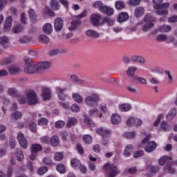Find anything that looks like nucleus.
Wrapping results in <instances>:
<instances>
[{
    "mask_svg": "<svg viewBox=\"0 0 177 177\" xmlns=\"http://www.w3.org/2000/svg\"><path fill=\"white\" fill-rule=\"evenodd\" d=\"M24 62L27 66L24 68V71L26 74H39V73L44 71V70H46V68L50 67V62H49L35 64L32 62V59L30 58H25Z\"/></svg>",
    "mask_w": 177,
    "mask_h": 177,
    "instance_id": "1",
    "label": "nucleus"
},
{
    "mask_svg": "<svg viewBox=\"0 0 177 177\" xmlns=\"http://www.w3.org/2000/svg\"><path fill=\"white\" fill-rule=\"evenodd\" d=\"M153 8L156 10V15L159 16H167L168 15V8L169 3H162V0H153Z\"/></svg>",
    "mask_w": 177,
    "mask_h": 177,
    "instance_id": "2",
    "label": "nucleus"
},
{
    "mask_svg": "<svg viewBox=\"0 0 177 177\" xmlns=\"http://www.w3.org/2000/svg\"><path fill=\"white\" fill-rule=\"evenodd\" d=\"M26 100L29 106H35V104H38V102H39L38 96L34 90L27 91Z\"/></svg>",
    "mask_w": 177,
    "mask_h": 177,
    "instance_id": "3",
    "label": "nucleus"
},
{
    "mask_svg": "<svg viewBox=\"0 0 177 177\" xmlns=\"http://www.w3.org/2000/svg\"><path fill=\"white\" fill-rule=\"evenodd\" d=\"M144 21L146 23L143 26L142 30L143 31H147V30L151 28V27H154V23H156V17L151 15V14H147L144 17Z\"/></svg>",
    "mask_w": 177,
    "mask_h": 177,
    "instance_id": "4",
    "label": "nucleus"
},
{
    "mask_svg": "<svg viewBox=\"0 0 177 177\" xmlns=\"http://www.w3.org/2000/svg\"><path fill=\"white\" fill-rule=\"evenodd\" d=\"M102 169L104 171H106L109 177H115V176L118 175L119 171L117 166H114L108 163L104 165Z\"/></svg>",
    "mask_w": 177,
    "mask_h": 177,
    "instance_id": "5",
    "label": "nucleus"
},
{
    "mask_svg": "<svg viewBox=\"0 0 177 177\" xmlns=\"http://www.w3.org/2000/svg\"><path fill=\"white\" fill-rule=\"evenodd\" d=\"M99 100H100L99 95L93 94L85 98V103L86 106H88L89 107H95V106L97 105V102H99Z\"/></svg>",
    "mask_w": 177,
    "mask_h": 177,
    "instance_id": "6",
    "label": "nucleus"
},
{
    "mask_svg": "<svg viewBox=\"0 0 177 177\" xmlns=\"http://www.w3.org/2000/svg\"><path fill=\"white\" fill-rule=\"evenodd\" d=\"M17 140L22 149H26L28 147V142H27V139L24 137V134L19 133L17 135Z\"/></svg>",
    "mask_w": 177,
    "mask_h": 177,
    "instance_id": "7",
    "label": "nucleus"
},
{
    "mask_svg": "<svg viewBox=\"0 0 177 177\" xmlns=\"http://www.w3.org/2000/svg\"><path fill=\"white\" fill-rule=\"evenodd\" d=\"M55 91H56V93H57L58 99H59V100H62V101L66 100L67 97L66 96V94H64V93L66 92V91H67V88L57 86L55 88Z\"/></svg>",
    "mask_w": 177,
    "mask_h": 177,
    "instance_id": "8",
    "label": "nucleus"
},
{
    "mask_svg": "<svg viewBox=\"0 0 177 177\" xmlns=\"http://www.w3.org/2000/svg\"><path fill=\"white\" fill-rule=\"evenodd\" d=\"M16 60V57L15 55H10L3 58V59L1 62V66H8V64H10L13 63Z\"/></svg>",
    "mask_w": 177,
    "mask_h": 177,
    "instance_id": "9",
    "label": "nucleus"
},
{
    "mask_svg": "<svg viewBox=\"0 0 177 177\" xmlns=\"http://www.w3.org/2000/svg\"><path fill=\"white\" fill-rule=\"evenodd\" d=\"M157 148V144L154 141H151L148 142L147 145L145 147V150L147 153H151L155 151Z\"/></svg>",
    "mask_w": 177,
    "mask_h": 177,
    "instance_id": "10",
    "label": "nucleus"
},
{
    "mask_svg": "<svg viewBox=\"0 0 177 177\" xmlns=\"http://www.w3.org/2000/svg\"><path fill=\"white\" fill-rule=\"evenodd\" d=\"M54 27L55 31H62L63 30V19L62 18L55 19Z\"/></svg>",
    "mask_w": 177,
    "mask_h": 177,
    "instance_id": "11",
    "label": "nucleus"
},
{
    "mask_svg": "<svg viewBox=\"0 0 177 177\" xmlns=\"http://www.w3.org/2000/svg\"><path fill=\"white\" fill-rule=\"evenodd\" d=\"M41 96L44 100H49L52 97V92L50 89L48 88H44L42 89Z\"/></svg>",
    "mask_w": 177,
    "mask_h": 177,
    "instance_id": "12",
    "label": "nucleus"
},
{
    "mask_svg": "<svg viewBox=\"0 0 177 177\" xmlns=\"http://www.w3.org/2000/svg\"><path fill=\"white\" fill-rule=\"evenodd\" d=\"M13 19L12 18V16H8L6 19L4 24L3 30L5 32L9 31L10 28H12V21Z\"/></svg>",
    "mask_w": 177,
    "mask_h": 177,
    "instance_id": "13",
    "label": "nucleus"
},
{
    "mask_svg": "<svg viewBox=\"0 0 177 177\" xmlns=\"http://www.w3.org/2000/svg\"><path fill=\"white\" fill-rule=\"evenodd\" d=\"M129 19V15L127 12H121L119 14L118 17V23H124L127 21H128Z\"/></svg>",
    "mask_w": 177,
    "mask_h": 177,
    "instance_id": "14",
    "label": "nucleus"
},
{
    "mask_svg": "<svg viewBox=\"0 0 177 177\" xmlns=\"http://www.w3.org/2000/svg\"><path fill=\"white\" fill-rule=\"evenodd\" d=\"M97 133L98 135H100V136H102L103 139H106V138H109V136H110L111 131L110 130H106L101 128L97 130Z\"/></svg>",
    "mask_w": 177,
    "mask_h": 177,
    "instance_id": "15",
    "label": "nucleus"
},
{
    "mask_svg": "<svg viewBox=\"0 0 177 177\" xmlns=\"http://www.w3.org/2000/svg\"><path fill=\"white\" fill-rule=\"evenodd\" d=\"M131 121H133V127H140V125H142V124H143V122H142V120L140 119H138L136 118H129L127 121V124H129V122H131Z\"/></svg>",
    "mask_w": 177,
    "mask_h": 177,
    "instance_id": "16",
    "label": "nucleus"
},
{
    "mask_svg": "<svg viewBox=\"0 0 177 177\" xmlns=\"http://www.w3.org/2000/svg\"><path fill=\"white\" fill-rule=\"evenodd\" d=\"M86 35H87V37H89L90 38H94L95 39L100 37V35H99V32L93 30H87L86 31Z\"/></svg>",
    "mask_w": 177,
    "mask_h": 177,
    "instance_id": "17",
    "label": "nucleus"
},
{
    "mask_svg": "<svg viewBox=\"0 0 177 177\" xmlns=\"http://www.w3.org/2000/svg\"><path fill=\"white\" fill-rule=\"evenodd\" d=\"M91 21L93 26H98L100 21V16L97 14H93L91 16Z\"/></svg>",
    "mask_w": 177,
    "mask_h": 177,
    "instance_id": "18",
    "label": "nucleus"
},
{
    "mask_svg": "<svg viewBox=\"0 0 177 177\" xmlns=\"http://www.w3.org/2000/svg\"><path fill=\"white\" fill-rule=\"evenodd\" d=\"M131 59L136 63H140V64H145L146 63L145 58L139 55H133L131 57Z\"/></svg>",
    "mask_w": 177,
    "mask_h": 177,
    "instance_id": "19",
    "label": "nucleus"
},
{
    "mask_svg": "<svg viewBox=\"0 0 177 177\" xmlns=\"http://www.w3.org/2000/svg\"><path fill=\"white\" fill-rule=\"evenodd\" d=\"M111 121L113 125H118L121 122V115L118 114H113L111 118Z\"/></svg>",
    "mask_w": 177,
    "mask_h": 177,
    "instance_id": "20",
    "label": "nucleus"
},
{
    "mask_svg": "<svg viewBox=\"0 0 177 177\" xmlns=\"http://www.w3.org/2000/svg\"><path fill=\"white\" fill-rule=\"evenodd\" d=\"M43 31L47 35H50V34H52V31H53V27L50 24H46L43 26Z\"/></svg>",
    "mask_w": 177,
    "mask_h": 177,
    "instance_id": "21",
    "label": "nucleus"
},
{
    "mask_svg": "<svg viewBox=\"0 0 177 177\" xmlns=\"http://www.w3.org/2000/svg\"><path fill=\"white\" fill-rule=\"evenodd\" d=\"M101 12L107 15V16H111V15H114V9L107 6H104Z\"/></svg>",
    "mask_w": 177,
    "mask_h": 177,
    "instance_id": "22",
    "label": "nucleus"
},
{
    "mask_svg": "<svg viewBox=\"0 0 177 177\" xmlns=\"http://www.w3.org/2000/svg\"><path fill=\"white\" fill-rule=\"evenodd\" d=\"M0 45L5 49L9 46V39L8 37L3 36L0 37Z\"/></svg>",
    "mask_w": 177,
    "mask_h": 177,
    "instance_id": "23",
    "label": "nucleus"
},
{
    "mask_svg": "<svg viewBox=\"0 0 177 177\" xmlns=\"http://www.w3.org/2000/svg\"><path fill=\"white\" fill-rule=\"evenodd\" d=\"M168 160L169 161H171V160H172L171 157H168V156H162L160 159H159V164L160 165H162V167H164V165H165V164H167V165H168Z\"/></svg>",
    "mask_w": 177,
    "mask_h": 177,
    "instance_id": "24",
    "label": "nucleus"
},
{
    "mask_svg": "<svg viewBox=\"0 0 177 177\" xmlns=\"http://www.w3.org/2000/svg\"><path fill=\"white\" fill-rule=\"evenodd\" d=\"M158 30L159 32H169L172 31V28L169 25H162L158 28Z\"/></svg>",
    "mask_w": 177,
    "mask_h": 177,
    "instance_id": "25",
    "label": "nucleus"
},
{
    "mask_svg": "<svg viewBox=\"0 0 177 177\" xmlns=\"http://www.w3.org/2000/svg\"><path fill=\"white\" fill-rule=\"evenodd\" d=\"M59 143L60 142L59 140V137L57 136H53L50 140V144L51 145V146H53L54 147L59 146Z\"/></svg>",
    "mask_w": 177,
    "mask_h": 177,
    "instance_id": "26",
    "label": "nucleus"
},
{
    "mask_svg": "<svg viewBox=\"0 0 177 177\" xmlns=\"http://www.w3.org/2000/svg\"><path fill=\"white\" fill-rule=\"evenodd\" d=\"M19 94L20 93L19 92V91H17V89L15 88H10L8 91V95H9L10 96H12V97H17L19 96Z\"/></svg>",
    "mask_w": 177,
    "mask_h": 177,
    "instance_id": "27",
    "label": "nucleus"
},
{
    "mask_svg": "<svg viewBox=\"0 0 177 177\" xmlns=\"http://www.w3.org/2000/svg\"><path fill=\"white\" fill-rule=\"evenodd\" d=\"M176 115V109L172 108L169 111L168 115H167V118L168 121H172L175 118Z\"/></svg>",
    "mask_w": 177,
    "mask_h": 177,
    "instance_id": "28",
    "label": "nucleus"
},
{
    "mask_svg": "<svg viewBox=\"0 0 177 177\" xmlns=\"http://www.w3.org/2000/svg\"><path fill=\"white\" fill-rule=\"evenodd\" d=\"M118 107L120 111H123L124 113L127 111H129V110H131V104H121L118 106Z\"/></svg>",
    "mask_w": 177,
    "mask_h": 177,
    "instance_id": "29",
    "label": "nucleus"
},
{
    "mask_svg": "<svg viewBox=\"0 0 177 177\" xmlns=\"http://www.w3.org/2000/svg\"><path fill=\"white\" fill-rule=\"evenodd\" d=\"M71 165L74 169H78L81 165V162L77 158H73L71 161Z\"/></svg>",
    "mask_w": 177,
    "mask_h": 177,
    "instance_id": "30",
    "label": "nucleus"
},
{
    "mask_svg": "<svg viewBox=\"0 0 177 177\" xmlns=\"http://www.w3.org/2000/svg\"><path fill=\"white\" fill-rule=\"evenodd\" d=\"M29 18L32 23H36L37 21V14H35V11L33 9H30L28 11Z\"/></svg>",
    "mask_w": 177,
    "mask_h": 177,
    "instance_id": "31",
    "label": "nucleus"
},
{
    "mask_svg": "<svg viewBox=\"0 0 177 177\" xmlns=\"http://www.w3.org/2000/svg\"><path fill=\"white\" fill-rule=\"evenodd\" d=\"M133 150V145H128L124 151V156L126 157H129V156H131V153H132Z\"/></svg>",
    "mask_w": 177,
    "mask_h": 177,
    "instance_id": "32",
    "label": "nucleus"
},
{
    "mask_svg": "<svg viewBox=\"0 0 177 177\" xmlns=\"http://www.w3.org/2000/svg\"><path fill=\"white\" fill-rule=\"evenodd\" d=\"M143 15H145V8L142 7H137L135 10L136 17H141Z\"/></svg>",
    "mask_w": 177,
    "mask_h": 177,
    "instance_id": "33",
    "label": "nucleus"
},
{
    "mask_svg": "<svg viewBox=\"0 0 177 177\" xmlns=\"http://www.w3.org/2000/svg\"><path fill=\"white\" fill-rule=\"evenodd\" d=\"M81 24V20L79 19H73L71 21V27L69 28V30H75Z\"/></svg>",
    "mask_w": 177,
    "mask_h": 177,
    "instance_id": "34",
    "label": "nucleus"
},
{
    "mask_svg": "<svg viewBox=\"0 0 177 177\" xmlns=\"http://www.w3.org/2000/svg\"><path fill=\"white\" fill-rule=\"evenodd\" d=\"M115 20L113 19H111L109 17H106L103 19L102 23H106L109 27H111L112 26H114Z\"/></svg>",
    "mask_w": 177,
    "mask_h": 177,
    "instance_id": "35",
    "label": "nucleus"
},
{
    "mask_svg": "<svg viewBox=\"0 0 177 177\" xmlns=\"http://www.w3.org/2000/svg\"><path fill=\"white\" fill-rule=\"evenodd\" d=\"M23 117V114L20 111H15L11 114V120H14V121H17V120H20Z\"/></svg>",
    "mask_w": 177,
    "mask_h": 177,
    "instance_id": "36",
    "label": "nucleus"
},
{
    "mask_svg": "<svg viewBox=\"0 0 177 177\" xmlns=\"http://www.w3.org/2000/svg\"><path fill=\"white\" fill-rule=\"evenodd\" d=\"M32 153H37V151H42V146L39 144H33L31 146Z\"/></svg>",
    "mask_w": 177,
    "mask_h": 177,
    "instance_id": "37",
    "label": "nucleus"
},
{
    "mask_svg": "<svg viewBox=\"0 0 177 177\" xmlns=\"http://www.w3.org/2000/svg\"><path fill=\"white\" fill-rule=\"evenodd\" d=\"M77 122H78V120H77V118H71L68 120L66 127L68 128H71V127H74V125H77Z\"/></svg>",
    "mask_w": 177,
    "mask_h": 177,
    "instance_id": "38",
    "label": "nucleus"
},
{
    "mask_svg": "<svg viewBox=\"0 0 177 177\" xmlns=\"http://www.w3.org/2000/svg\"><path fill=\"white\" fill-rule=\"evenodd\" d=\"M56 169L59 172V174H66L67 171V167H66V165L63 164H58L57 165Z\"/></svg>",
    "mask_w": 177,
    "mask_h": 177,
    "instance_id": "39",
    "label": "nucleus"
},
{
    "mask_svg": "<svg viewBox=\"0 0 177 177\" xmlns=\"http://www.w3.org/2000/svg\"><path fill=\"white\" fill-rule=\"evenodd\" d=\"M38 41L41 44H49V37H46L45 35H40L38 37Z\"/></svg>",
    "mask_w": 177,
    "mask_h": 177,
    "instance_id": "40",
    "label": "nucleus"
},
{
    "mask_svg": "<svg viewBox=\"0 0 177 177\" xmlns=\"http://www.w3.org/2000/svg\"><path fill=\"white\" fill-rule=\"evenodd\" d=\"M16 157L18 161H21L24 159V155L23 154V151L20 149H17Z\"/></svg>",
    "mask_w": 177,
    "mask_h": 177,
    "instance_id": "41",
    "label": "nucleus"
},
{
    "mask_svg": "<svg viewBox=\"0 0 177 177\" xmlns=\"http://www.w3.org/2000/svg\"><path fill=\"white\" fill-rule=\"evenodd\" d=\"M158 171H160V167H158V166H152L151 167V173L149 174V173H147L146 174V176L151 177V176H153V174H157V172H158Z\"/></svg>",
    "mask_w": 177,
    "mask_h": 177,
    "instance_id": "42",
    "label": "nucleus"
},
{
    "mask_svg": "<svg viewBox=\"0 0 177 177\" xmlns=\"http://www.w3.org/2000/svg\"><path fill=\"white\" fill-rule=\"evenodd\" d=\"M8 72L12 75H14L15 74H17V73H20V68L12 66L8 68Z\"/></svg>",
    "mask_w": 177,
    "mask_h": 177,
    "instance_id": "43",
    "label": "nucleus"
},
{
    "mask_svg": "<svg viewBox=\"0 0 177 177\" xmlns=\"http://www.w3.org/2000/svg\"><path fill=\"white\" fill-rule=\"evenodd\" d=\"M73 99L75 100V102H77V103H82L84 99L80 94L78 93H73L72 95Z\"/></svg>",
    "mask_w": 177,
    "mask_h": 177,
    "instance_id": "44",
    "label": "nucleus"
},
{
    "mask_svg": "<svg viewBox=\"0 0 177 177\" xmlns=\"http://www.w3.org/2000/svg\"><path fill=\"white\" fill-rule=\"evenodd\" d=\"M115 8L118 9V10H122V9H125V3L123 1H116Z\"/></svg>",
    "mask_w": 177,
    "mask_h": 177,
    "instance_id": "45",
    "label": "nucleus"
},
{
    "mask_svg": "<svg viewBox=\"0 0 177 177\" xmlns=\"http://www.w3.org/2000/svg\"><path fill=\"white\" fill-rule=\"evenodd\" d=\"M104 7V5H103V3L102 1H95L93 3V8H95V9H99V10L101 12L103 10Z\"/></svg>",
    "mask_w": 177,
    "mask_h": 177,
    "instance_id": "46",
    "label": "nucleus"
},
{
    "mask_svg": "<svg viewBox=\"0 0 177 177\" xmlns=\"http://www.w3.org/2000/svg\"><path fill=\"white\" fill-rule=\"evenodd\" d=\"M51 8L53 10H59L60 6H59L57 0H51Z\"/></svg>",
    "mask_w": 177,
    "mask_h": 177,
    "instance_id": "47",
    "label": "nucleus"
},
{
    "mask_svg": "<svg viewBox=\"0 0 177 177\" xmlns=\"http://www.w3.org/2000/svg\"><path fill=\"white\" fill-rule=\"evenodd\" d=\"M49 121L46 119V118H41L38 120L37 124L38 125L42 127L44 125H48Z\"/></svg>",
    "mask_w": 177,
    "mask_h": 177,
    "instance_id": "48",
    "label": "nucleus"
},
{
    "mask_svg": "<svg viewBox=\"0 0 177 177\" xmlns=\"http://www.w3.org/2000/svg\"><path fill=\"white\" fill-rule=\"evenodd\" d=\"M64 125H66V122L62 120H58L55 123V127L57 128V129H62V128L64 127Z\"/></svg>",
    "mask_w": 177,
    "mask_h": 177,
    "instance_id": "49",
    "label": "nucleus"
},
{
    "mask_svg": "<svg viewBox=\"0 0 177 177\" xmlns=\"http://www.w3.org/2000/svg\"><path fill=\"white\" fill-rule=\"evenodd\" d=\"M16 99H17V100L20 104H26V102H27V99L26 98V97H24V95H20V93L16 97Z\"/></svg>",
    "mask_w": 177,
    "mask_h": 177,
    "instance_id": "50",
    "label": "nucleus"
},
{
    "mask_svg": "<svg viewBox=\"0 0 177 177\" xmlns=\"http://www.w3.org/2000/svg\"><path fill=\"white\" fill-rule=\"evenodd\" d=\"M29 129L33 133H36L37 130L38 129L37 126V123H35V122L30 123Z\"/></svg>",
    "mask_w": 177,
    "mask_h": 177,
    "instance_id": "51",
    "label": "nucleus"
},
{
    "mask_svg": "<svg viewBox=\"0 0 177 177\" xmlns=\"http://www.w3.org/2000/svg\"><path fill=\"white\" fill-rule=\"evenodd\" d=\"M124 136L127 138V139H135V137L136 136V133L134 131H130L124 133Z\"/></svg>",
    "mask_w": 177,
    "mask_h": 177,
    "instance_id": "52",
    "label": "nucleus"
},
{
    "mask_svg": "<svg viewBox=\"0 0 177 177\" xmlns=\"http://www.w3.org/2000/svg\"><path fill=\"white\" fill-rule=\"evenodd\" d=\"M83 142L86 145H89L92 142V137L90 135H84L83 136Z\"/></svg>",
    "mask_w": 177,
    "mask_h": 177,
    "instance_id": "53",
    "label": "nucleus"
},
{
    "mask_svg": "<svg viewBox=\"0 0 177 177\" xmlns=\"http://www.w3.org/2000/svg\"><path fill=\"white\" fill-rule=\"evenodd\" d=\"M21 31H23V26L21 24H18L13 28L14 34H19Z\"/></svg>",
    "mask_w": 177,
    "mask_h": 177,
    "instance_id": "54",
    "label": "nucleus"
},
{
    "mask_svg": "<svg viewBox=\"0 0 177 177\" xmlns=\"http://www.w3.org/2000/svg\"><path fill=\"white\" fill-rule=\"evenodd\" d=\"M160 127L163 131H165L166 132H169V130L171 129V126L166 123V122H162Z\"/></svg>",
    "mask_w": 177,
    "mask_h": 177,
    "instance_id": "55",
    "label": "nucleus"
},
{
    "mask_svg": "<svg viewBox=\"0 0 177 177\" xmlns=\"http://www.w3.org/2000/svg\"><path fill=\"white\" fill-rule=\"evenodd\" d=\"M37 172L39 175H45L48 172V167L46 166L41 167L38 169Z\"/></svg>",
    "mask_w": 177,
    "mask_h": 177,
    "instance_id": "56",
    "label": "nucleus"
},
{
    "mask_svg": "<svg viewBox=\"0 0 177 177\" xmlns=\"http://www.w3.org/2000/svg\"><path fill=\"white\" fill-rule=\"evenodd\" d=\"M136 70L137 69L135 67L129 68L128 70H127V75L129 77H133L135 75V71H136Z\"/></svg>",
    "mask_w": 177,
    "mask_h": 177,
    "instance_id": "57",
    "label": "nucleus"
},
{
    "mask_svg": "<svg viewBox=\"0 0 177 177\" xmlns=\"http://www.w3.org/2000/svg\"><path fill=\"white\" fill-rule=\"evenodd\" d=\"M157 42H167V35H159L156 37Z\"/></svg>",
    "mask_w": 177,
    "mask_h": 177,
    "instance_id": "58",
    "label": "nucleus"
},
{
    "mask_svg": "<svg viewBox=\"0 0 177 177\" xmlns=\"http://www.w3.org/2000/svg\"><path fill=\"white\" fill-rule=\"evenodd\" d=\"M64 156H63V153L62 152H57L55 153V156H54V160L55 161H62L64 158Z\"/></svg>",
    "mask_w": 177,
    "mask_h": 177,
    "instance_id": "59",
    "label": "nucleus"
},
{
    "mask_svg": "<svg viewBox=\"0 0 177 177\" xmlns=\"http://www.w3.org/2000/svg\"><path fill=\"white\" fill-rule=\"evenodd\" d=\"M44 12L46 13V15H48V16H55V12L52 11V10H50V8H49L48 6L45 7Z\"/></svg>",
    "mask_w": 177,
    "mask_h": 177,
    "instance_id": "60",
    "label": "nucleus"
},
{
    "mask_svg": "<svg viewBox=\"0 0 177 177\" xmlns=\"http://www.w3.org/2000/svg\"><path fill=\"white\" fill-rule=\"evenodd\" d=\"M76 150H77V153L79 154H80L81 156H82V154H84V147H82V145H81V144H77L76 145Z\"/></svg>",
    "mask_w": 177,
    "mask_h": 177,
    "instance_id": "61",
    "label": "nucleus"
},
{
    "mask_svg": "<svg viewBox=\"0 0 177 177\" xmlns=\"http://www.w3.org/2000/svg\"><path fill=\"white\" fill-rule=\"evenodd\" d=\"M43 164H44V165H52L53 162H52L50 158L45 157L43 159Z\"/></svg>",
    "mask_w": 177,
    "mask_h": 177,
    "instance_id": "62",
    "label": "nucleus"
},
{
    "mask_svg": "<svg viewBox=\"0 0 177 177\" xmlns=\"http://www.w3.org/2000/svg\"><path fill=\"white\" fill-rule=\"evenodd\" d=\"M145 152L142 150L138 151L133 153L134 158H139V157H143Z\"/></svg>",
    "mask_w": 177,
    "mask_h": 177,
    "instance_id": "63",
    "label": "nucleus"
},
{
    "mask_svg": "<svg viewBox=\"0 0 177 177\" xmlns=\"http://www.w3.org/2000/svg\"><path fill=\"white\" fill-rule=\"evenodd\" d=\"M71 109L73 111V113H78L81 110L80 106H78L77 104H73L71 106Z\"/></svg>",
    "mask_w": 177,
    "mask_h": 177,
    "instance_id": "64",
    "label": "nucleus"
}]
</instances>
